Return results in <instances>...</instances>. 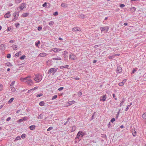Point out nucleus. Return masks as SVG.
I'll list each match as a JSON object with an SVG mask.
<instances>
[{
    "instance_id": "f257e3e1",
    "label": "nucleus",
    "mask_w": 146,
    "mask_h": 146,
    "mask_svg": "<svg viewBox=\"0 0 146 146\" xmlns=\"http://www.w3.org/2000/svg\"><path fill=\"white\" fill-rule=\"evenodd\" d=\"M58 68H53L49 69L48 73V74H52V75H53L57 71Z\"/></svg>"
},
{
    "instance_id": "f03ea898",
    "label": "nucleus",
    "mask_w": 146,
    "mask_h": 146,
    "mask_svg": "<svg viewBox=\"0 0 146 146\" xmlns=\"http://www.w3.org/2000/svg\"><path fill=\"white\" fill-rule=\"evenodd\" d=\"M42 75L37 74L35 75V77L34 80L35 81L39 82L42 80Z\"/></svg>"
},
{
    "instance_id": "7ed1b4c3",
    "label": "nucleus",
    "mask_w": 146,
    "mask_h": 146,
    "mask_svg": "<svg viewBox=\"0 0 146 146\" xmlns=\"http://www.w3.org/2000/svg\"><path fill=\"white\" fill-rule=\"evenodd\" d=\"M27 119L28 117H25L19 119L17 121V122L18 123H20L22 122L25 121L27 120Z\"/></svg>"
},
{
    "instance_id": "20e7f679",
    "label": "nucleus",
    "mask_w": 146,
    "mask_h": 146,
    "mask_svg": "<svg viewBox=\"0 0 146 146\" xmlns=\"http://www.w3.org/2000/svg\"><path fill=\"white\" fill-rule=\"evenodd\" d=\"M109 29V28L108 27H105L101 28L100 29L101 31H108Z\"/></svg>"
},
{
    "instance_id": "39448f33",
    "label": "nucleus",
    "mask_w": 146,
    "mask_h": 146,
    "mask_svg": "<svg viewBox=\"0 0 146 146\" xmlns=\"http://www.w3.org/2000/svg\"><path fill=\"white\" fill-rule=\"evenodd\" d=\"M116 71L117 73H121L122 71V69L119 66H118L117 68Z\"/></svg>"
},
{
    "instance_id": "423d86ee",
    "label": "nucleus",
    "mask_w": 146,
    "mask_h": 146,
    "mask_svg": "<svg viewBox=\"0 0 146 146\" xmlns=\"http://www.w3.org/2000/svg\"><path fill=\"white\" fill-rule=\"evenodd\" d=\"M26 4L25 3H22L19 7V8L21 10H23V9L25 8H26Z\"/></svg>"
},
{
    "instance_id": "0eeeda50",
    "label": "nucleus",
    "mask_w": 146,
    "mask_h": 146,
    "mask_svg": "<svg viewBox=\"0 0 146 146\" xmlns=\"http://www.w3.org/2000/svg\"><path fill=\"white\" fill-rule=\"evenodd\" d=\"M10 12L9 11H8V12L7 13H6L4 15V17L5 18H9L11 15L10 14Z\"/></svg>"
},
{
    "instance_id": "6e6552de",
    "label": "nucleus",
    "mask_w": 146,
    "mask_h": 146,
    "mask_svg": "<svg viewBox=\"0 0 146 146\" xmlns=\"http://www.w3.org/2000/svg\"><path fill=\"white\" fill-rule=\"evenodd\" d=\"M29 80H28V81L27 82L28 85L30 86H32L33 85V81L29 78Z\"/></svg>"
},
{
    "instance_id": "1a4fd4ad",
    "label": "nucleus",
    "mask_w": 146,
    "mask_h": 146,
    "mask_svg": "<svg viewBox=\"0 0 146 146\" xmlns=\"http://www.w3.org/2000/svg\"><path fill=\"white\" fill-rule=\"evenodd\" d=\"M62 49L59 48H55L52 49V50L55 52H57L61 50Z\"/></svg>"
},
{
    "instance_id": "9d476101",
    "label": "nucleus",
    "mask_w": 146,
    "mask_h": 146,
    "mask_svg": "<svg viewBox=\"0 0 146 146\" xmlns=\"http://www.w3.org/2000/svg\"><path fill=\"white\" fill-rule=\"evenodd\" d=\"M72 31H81V29L80 28L76 27H74L72 29Z\"/></svg>"
},
{
    "instance_id": "9b49d317",
    "label": "nucleus",
    "mask_w": 146,
    "mask_h": 146,
    "mask_svg": "<svg viewBox=\"0 0 146 146\" xmlns=\"http://www.w3.org/2000/svg\"><path fill=\"white\" fill-rule=\"evenodd\" d=\"M102 98L100 99V101H105L106 100V95H105L103 96H102Z\"/></svg>"
},
{
    "instance_id": "f8f14e48",
    "label": "nucleus",
    "mask_w": 146,
    "mask_h": 146,
    "mask_svg": "<svg viewBox=\"0 0 146 146\" xmlns=\"http://www.w3.org/2000/svg\"><path fill=\"white\" fill-rule=\"evenodd\" d=\"M69 58L70 59L74 60L76 58V56L73 54L70 55Z\"/></svg>"
},
{
    "instance_id": "ddd939ff",
    "label": "nucleus",
    "mask_w": 146,
    "mask_h": 146,
    "mask_svg": "<svg viewBox=\"0 0 146 146\" xmlns=\"http://www.w3.org/2000/svg\"><path fill=\"white\" fill-rule=\"evenodd\" d=\"M132 133L133 136H135L136 135L137 132L135 129L132 130Z\"/></svg>"
},
{
    "instance_id": "4468645a",
    "label": "nucleus",
    "mask_w": 146,
    "mask_h": 146,
    "mask_svg": "<svg viewBox=\"0 0 146 146\" xmlns=\"http://www.w3.org/2000/svg\"><path fill=\"white\" fill-rule=\"evenodd\" d=\"M31 77V76H27V77H26L24 78L25 79L24 80V82H27L28 81V80H29V78H30Z\"/></svg>"
},
{
    "instance_id": "2eb2a0df",
    "label": "nucleus",
    "mask_w": 146,
    "mask_h": 146,
    "mask_svg": "<svg viewBox=\"0 0 146 146\" xmlns=\"http://www.w3.org/2000/svg\"><path fill=\"white\" fill-rule=\"evenodd\" d=\"M5 47L4 44H2L0 45V49H1L4 50L5 49Z\"/></svg>"
},
{
    "instance_id": "dca6fc26",
    "label": "nucleus",
    "mask_w": 146,
    "mask_h": 146,
    "mask_svg": "<svg viewBox=\"0 0 146 146\" xmlns=\"http://www.w3.org/2000/svg\"><path fill=\"white\" fill-rule=\"evenodd\" d=\"M70 118H68L67 119V121L64 124V125H65L66 124H69L70 123V122L69 121L70 120Z\"/></svg>"
},
{
    "instance_id": "f3484780",
    "label": "nucleus",
    "mask_w": 146,
    "mask_h": 146,
    "mask_svg": "<svg viewBox=\"0 0 146 146\" xmlns=\"http://www.w3.org/2000/svg\"><path fill=\"white\" fill-rule=\"evenodd\" d=\"M39 55L40 56L44 57L46 56V54L44 53H41L39 54Z\"/></svg>"
},
{
    "instance_id": "a211bd4d",
    "label": "nucleus",
    "mask_w": 146,
    "mask_h": 146,
    "mask_svg": "<svg viewBox=\"0 0 146 146\" xmlns=\"http://www.w3.org/2000/svg\"><path fill=\"white\" fill-rule=\"evenodd\" d=\"M82 131H79L78 132V134H77L76 137L77 138H79V136H80V135H81L82 134Z\"/></svg>"
},
{
    "instance_id": "6ab92c4d",
    "label": "nucleus",
    "mask_w": 146,
    "mask_h": 146,
    "mask_svg": "<svg viewBox=\"0 0 146 146\" xmlns=\"http://www.w3.org/2000/svg\"><path fill=\"white\" fill-rule=\"evenodd\" d=\"M19 12H16L13 13V16H17V17L19 16Z\"/></svg>"
},
{
    "instance_id": "aec40b11",
    "label": "nucleus",
    "mask_w": 146,
    "mask_h": 146,
    "mask_svg": "<svg viewBox=\"0 0 146 146\" xmlns=\"http://www.w3.org/2000/svg\"><path fill=\"white\" fill-rule=\"evenodd\" d=\"M44 115H43L42 114H40L38 116L37 118L39 119H42L43 117V116Z\"/></svg>"
},
{
    "instance_id": "412c9836",
    "label": "nucleus",
    "mask_w": 146,
    "mask_h": 146,
    "mask_svg": "<svg viewBox=\"0 0 146 146\" xmlns=\"http://www.w3.org/2000/svg\"><path fill=\"white\" fill-rule=\"evenodd\" d=\"M61 6L63 7H67V4L64 3H62L61 4Z\"/></svg>"
},
{
    "instance_id": "4be33fe9",
    "label": "nucleus",
    "mask_w": 146,
    "mask_h": 146,
    "mask_svg": "<svg viewBox=\"0 0 146 146\" xmlns=\"http://www.w3.org/2000/svg\"><path fill=\"white\" fill-rule=\"evenodd\" d=\"M28 13H25L22 14V16L24 17H26L28 15Z\"/></svg>"
},
{
    "instance_id": "5701e85b",
    "label": "nucleus",
    "mask_w": 146,
    "mask_h": 146,
    "mask_svg": "<svg viewBox=\"0 0 146 146\" xmlns=\"http://www.w3.org/2000/svg\"><path fill=\"white\" fill-rule=\"evenodd\" d=\"M5 64L7 66H9V67H11V66H12V64L9 62H7Z\"/></svg>"
},
{
    "instance_id": "b1692460",
    "label": "nucleus",
    "mask_w": 146,
    "mask_h": 146,
    "mask_svg": "<svg viewBox=\"0 0 146 146\" xmlns=\"http://www.w3.org/2000/svg\"><path fill=\"white\" fill-rule=\"evenodd\" d=\"M52 59L53 60H61V58L60 57L54 58H52Z\"/></svg>"
},
{
    "instance_id": "393cba45",
    "label": "nucleus",
    "mask_w": 146,
    "mask_h": 146,
    "mask_svg": "<svg viewBox=\"0 0 146 146\" xmlns=\"http://www.w3.org/2000/svg\"><path fill=\"white\" fill-rule=\"evenodd\" d=\"M11 47L13 48V49L14 50H16L17 49V47L16 46V45H13L12 46H11Z\"/></svg>"
},
{
    "instance_id": "a878e982",
    "label": "nucleus",
    "mask_w": 146,
    "mask_h": 146,
    "mask_svg": "<svg viewBox=\"0 0 146 146\" xmlns=\"http://www.w3.org/2000/svg\"><path fill=\"white\" fill-rule=\"evenodd\" d=\"M14 99L13 98H11L8 102V104H11L13 101Z\"/></svg>"
},
{
    "instance_id": "bb28decb",
    "label": "nucleus",
    "mask_w": 146,
    "mask_h": 146,
    "mask_svg": "<svg viewBox=\"0 0 146 146\" xmlns=\"http://www.w3.org/2000/svg\"><path fill=\"white\" fill-rule=\"evenodd\" d=\"M44 101H41L39 103V105L40 106H43L44 104Z\"/></svg>"
},
{
    "instance_id": "cd10ccee",
    "label": "nucleus",
    "mask_w": 146,
    "mask_h": 146,
    "mask_svg": "<svg viewBox=\"0 0 146 146\" xmlns=\"http://www.w3.org/2000/svg\"><path fill=\"white\" fill-rule=\"evenodd\" d=\"M68 104L70 105H71L75 103V102L74 101H69Z\"/></svg>"
},
{
    "instance_id": "c85d7f7f",
    "label": "nucleus",
    "mask_w": 146,
    "mask_h": 146,
    "mask_svg": "<svg viewBox=\"0 0 146 146\" xmlns=\"http://www.w3.org/2000/svg\"><path fill=\"white\" fill-rule=\"evenodd\" d=\"M142 117L144 119L146 120V113L143 114Z\"/></svg>"
},
{
    "instance_id": "c756f323",
    "label": "nucleus",
    "mask_w": 146,
    "mask_h": 146,
    "mask_svg": "<svg viewBox=\"0 0 146 146\" xmlns=\"http://www.w3.org/2000/svg\"><path fill=\"white\" fill-rule=\"evenodd\" d=\"M69 66L68 65H65L64 66H60V68L63 69L64 68H67Z\"/></svg>"
},
{
    "instance_id": "7c9ffc66",
    "label": "nucleus",
    "mask_w": 146,
    "mask_h": 146,
    "mask_svg": "<svg viewBox=\"0 0 146 146\" xmlns=\"http://www.w3.org/2000/svg\"><path fill=\"white\" fill-rule=\"evenodd\" d=\"M131 105H132V103H131L129 105H128L127 106V107L126 108L125 110L126 111H127L129 109L130 106H131Z\"/></svg>"
},
{
    "instance_id": "2f4dec72",
    "label": "nucleus",
    "mask_w": 146,
    "mask_h": 146,
    "mask_svg": "<svg viewBox=\"0 0 146 146\" xmlns=\"http://www.w3.org/2000/svg\"><path fill=\"white\" fill-rule=\"evenodd\" d=\"M13 29V27H8L7 29V31H10V30Z\"/></svg>"
},
{
    "instance_id": "473e14b6",
    "label": "nucleus",
    "mask_w": 146,
    "mask_h": 146,
    "mask_svg": "<svg viewBox=\"0 0 146 146\" xmlns=\"http://www.w3.org/2000/svg\"><path fill=\"white\" fill-rule=\"evenodd\" d=\"M26 57V56L25 55H22L20 58V59L21 60H24L25 59Z\"/></svg>"
},
{
    "instance_id": "72a5a7b5",
    "label": "nucleus",
    "mask_w": 146,
    "mask_h": 146,
    "mask_svg": "<svg viewBox=\"0 0 146 146\" xmlns=\"http://www.w3.org/2000/svg\"><path fill=\"white\" fill-rule=\"evenodd\" d=\"M64 55V60H66H66H67V58H68V55Z\"/></svg>"
},
{
    "instance_id": "f704fd0d",
    "label": "nucleus",
    "mask_w": 146,
    "mask_h": 146,
    "mask_svg": "<svg viewBox=\"0 0 146 146\" xmlns=\"http://www.w3.org/2000/svg\"><path fill=\"white\" fill-rule=\"evenodd\" d=\"M22 1V0H15V3H21Z\"/></svg>"
},
{
    "instance_id": "c9c22d12",
    "label": "nucleus",
    "mask_w": 146,
    "mask_h": 146,
    "mask_svg": "<svg viewBox=\"0 0 146 146\" xmlns=\"http://www.w3.org/2000/svg\"><path fill=\"white\" fill-rule=\"evenodd\" d=\"M54 24V22H53L52 21H50L49 23V25L51 26L53 25Z\"/></svg>"
},
{
    "instance_id": "e433bc0d",
    "label": "nucleus",
    "mask_w": 146,
    "mask_h": 146,
    "mask_svg": "<svg viewBox=\"0 0 146 146\" xmlns=\"http://www.w3.org/2000/svg\"><path fill=\"white\" fill-rule=\"evenodd\" d=\"M26 136V135L25 134H23L21 135V137L22 139H24L25 138V137Z\"/></svg>"
},
{
    "instance_id": "4c0bfd02",
    "label": "nucleus",
    "mask_w": 146,
    "mask_h": 146,
    "mask_svg": "<svg viewBox=\"0 0 146 146\" xmlns=\"http://www.w3.org/2000/svg\"><path fill=\"white\" fill-rule=\"evenodd\" d=\"M124 99H123V100L120 103V106H121L123 104V103H124Z\"/></svg>"
},
{
    "instance_id": "58836bf2",
    "label": "nucleus",
    "mask_w": 146,
    "mask_h": 146,
    "mask_svg": "<svg viewBox=\"0 0 146 146\" xmlns=\"http://www.w3.org/2000/svg\"><path fill=\"white\" fill-rule=\"evenodd\" d=\"M15 17L13 19H12V21H16V20L17 19H18V17H17V16H14Z\"/></svg>"
},
{
    "instance_id": "ea45409f",
    "label": "nucleus",
    "mask_w": 146,
    "mask_h": 146,
    "mask_svg": "<svg viewBox=\"0 0 146 146\" xmlns=\"http://www.w3.org/2000/svg\"><path fill=\"white\" fill-rule=\"evenodd\" d=\"M15 25L17 28H18L20 24L19 23H15Z\"/></svg>"
},
{
    "instance_id": "a19ab883",
    "label": "nucleus",
    "mask_w": 146,
    "mask_h": 146,
    "mask_svg": "<svg viewBox=\"0 0 146 146\" xmlns=\"http://www.w3.org/2000/svg\"><path fill=\"white\" fill-rule=\"evenodd\" d=\"M43 94L42 93H40L39 94H37L36 96L37 97H39L41 96H42Z\"/></svg>"
},
{
    "instance_id": "79ce46f5",
    "label": "nucleus",
    "mask_w": 146,
    "mask_h": 146,
    "mask_svg": "<svg viewBox=\"0 0 146 146\" xmlns=\"http://www.w3.org/2000/svg\"><path fill=\"white\" fill-rule=\"evenodd\" d=\"M78 94L79 96H81L82 94V92L80 91H79L78 92Z\"/></svg>"
},
{
    "instance_id": "37998d69",
    "label": "nucleus",
    "mask_w": 146,
    "mask_h": 146,
    "mask_svg": "<svg viewBox=\"0 0 146 146\" xmlns=\"http://www.w3.org/2000/svg\"><path fill=\"white\" fill-rule=\"evenodd\" d=\"M58 15V13L57 11H56L53 13V15L54 16H57Z\"/></svg>"
},
{
    "instance_id": "c03bdc74",
    "label": "nucleus",
    "mask_w": 146,
    "mask_h": 146,
    "mask_svg": "<svg viewBox=\"0 0 146 146\" xmlns=\"http://www.w3.org/2000/svg\"><path fill=\"white\" fill-rule=\"evenodd\" d=\"M11 90L13 92H15L16 91V89L15 88L13 87L11 89Z\"/></svg>"
},
{
    "instance_id": "a18cd8bd",
    "label": "nucleus",
    "mask_w": 146,
    "mask_h": 146,
    "mask_svg": "<svg viewBox=\"0 0 146 146\" xmlns=\"http://www.w3.org/2000/svg\"><path fill=\"white\" fill-rule=\"evenodd\" d=\"M57 96L56 95H54L52 98V100H53L57 98Z\"/></svg>"
},
{
    "instance_id": "49530a36",
    "label": "nucleus",
    "mask_w": 146,
    "mask_h": 146,
    "mask_svg": "<svg viewBox=\"0 0 146 146\" xmlns=\"http://www.w3.org/2000/svg\"><path fill=\"white\" fill-rule=\"evenodd\" d=\"M63 54L68 55V52L66 51H65L63 53Z\"/></svg>"
},
{
    "instance_id": "de8ad7c7",
    "label": "nucleus",
    "mask_w": 146,
    "mask_h": 146,
    "mask_svg": "<svg viewBox=\"0 0 146 146\" xmlns=\"http://www.w3.org/2000/svg\"><path fill=\"white\" fill-rule=\"evenodd\" d=\"M40 41L38 40V41L36 43H35V45L36 46H38V45L40 44Z\"/></svg>"
},
{
    "instance_id": "09e8293b",
    "label": "nucleus",
    "mask_w": 146,
    "mask_h": 146,
    "mask_svg": "<svg viewBox=\"0 0 146 146\" xmlns=\"http://www.w3.org/2000/svg\"><path fill=\"white\" fill-rule=\"evenodd\" d=\"M11 57V54H7V58H10Z\"/></svg>"
},
{
    "instance_id": "8fccbe9b",
    "label": "nucleus",
    "mask_w": 146,
    "mask_h": 146,
    "mask_svg": "<svg viewBox=\"0 0 146 146\" xmlns=\"http://www.w3.org/2000/svg\"><path fill=\"white\" fill-rule=\"evenodd\" d=\"M42 27L41 26H39L38 27V29L39 31H40L42 29Z\"/></svg>"
},
{
    "instance_id": "3c124183",
    "label": "nucleus",
    "mask_w": 146,
    "mask_h": 146,
    "mask_svg": "<svg viewBox=\"0 0 146 146\" xmlns=\"http://www.w3.org/2000/svg\"><path fill=\"white\" fill-rule=\"evenodd\" d=\"M125 6V5L123 4H121L120 5V7L121 8H123Z\"/></svg>"
},
{
    "instance_id": "603ef678",
    "label": "nucleus",
    "mask_w": 146,
    "mask_h": 146,
    "mask_svg": "<svg viewBox=\"0 0 146 146\" xmlns=\"http://www.w3.org/2000/svg\"><path fill=\"white\" fill-rule=\"evenodd\" d=\"M115 121V119L114 118H112L110 122L112 123H113Z\"/></svg>"
},
{
    "instance_id": "864d4df0",
    "label": "nucleus",
    "mask_w": 146,
    "mask_h": 146,
    "mask_svg": "<svg viewBox=\"0 0 146 146\" xmlns=\"http://www.w3.org/2000/svg\"><path fill=\"white\" fill-rule=\"evenodd\" d=\"M19 53H18V52L16 53L15 54V57H18L19 56Z\"/></svg>"
},
{
    "instance_id": "5fc2aeb1",
    "label": "nucleus",
    "mask_w": 146,
    "mask_h": 146,
    "mask_svg": "<svg viewBox=\"0 0 146 146\" xmlns=\"http://www.w3.org/2000/svg\"><path fill=\"white\" fill-rule=\"evenodd\" d=\"M15 42V40H10L9 42V43H13Z\"/></svg>"
},
{
    "instance_id": "6e6d98bb",
    "label": "nucleus",
    "mask_w": 146,
    "mask_h": 146,
    "mask_svg": "<svg viewBox=\"0 0 146 146\" xmlns=\"http://www.w3.org/2000/svg\"><path fill=\"white\" fill-rule=\"evenodd\" d=\"M3 89V86L2 85H0V91L2 90Z\"/></svg>"
},
{
    "instance_id": "4d7b16f0",
    "label": "nucleus",
    "mask_w": 146,
    "mask_h": 146,
    "mask_svg": "<svg viewBox=\"0 0 146 146\" xmlns=\"http://www.w3.org/2000/svg\"><path fill=\"white\" fill-rule=\"evenodd\" d=\"M21 139V137L20 136H17L16 137V140H18Z\"/></svg>"
},
{
    "instance_id": "13d9d810",
    "label": "nucleus",
    "mask_w": 146,
    "mask_h": 146,
    "mask_svg": "<svg viewBox=\"0 0 146 146\" xmlns=\"http://www.w3.org/2000/svg\"><path fill=\"white\" fill-rule=\"evenodd\" d=\"M63 89H64V88L63 87H61L59 88L58 89V90H59V91H61V90H62Z\"/></svg>"
},
{
    "instance_id": "bf43d9fd",
    "label": "nucleus",
    "mask_w": 146,
    "mask_h": 146,
    "mask_svg": "<svg viewBox=\"0 0 146 146\" xmlns=\"http://www.w3.org/2000/svg\"><path fill=\"white\" fill-rule=\"evenodd\" d=\"M123 84L122 82H120L119 84V85L120 86H122L123 85Z\"/></svg>"
},
{
    "instance_id": "052dcab7",
    "label": "nucleus",
    "mask_w": 146,
    "mask_h": 146,
    "mask_svg": "<svg viewBox=\"0 0 146 146\" xmlns=\"http://www.w3.org/2000/svg\"><path fill=\"white\" fill-rule=\"evenodd\" d=\"M131 9H132L133 11H135L136 10V8L135 7H133L131 8Z\"/></svg>"
},
{
    "instance_id": "680f3d73",
    "label": "nucleus",
    "mask_w": 146,
    "mask_h": 146,
    "mask_svg": "<svg viewBox=\"0 0 146 146\" xmlns=\"http://www.w3.org/2000/svg\"><path fill=\"white\" fill-rule=\"evenodd\" d=\"M47 3L46 2H45L44 4H43L42 5V6L43 7H45L46 6Z\"/></svg>"
},
{
    "instance_id": "e2e57ef3",
    "label": "nucleus",
    "mask_w": 146,
    "mask_h": 146,
    "mask_svg": "<svg viewBox=\"0 0 146 146\" xmlns=\"http://www.w3.org/2000/svg\"><path fill=\"white\" fill-rule=\"evenodd\" d=\"M11 119V118L10 117H8L7 118V119H6V121H9Z\"/></svg>"
},
{
    "instance_id": "0e129e2a",
    "label": "nucleus",
    "mask_w": 146,
    "mask_h": 146,
    "mask_svg": "<svg viewBox=\"0 0 146 146\" xmlns=\"http://www.w3.org/2000/svg\"><path fill=\"white\" fill-rule=\"evenodd\" d=\"M73 78L74 79H75V80H78L80 79V78Z\"/></svg>"
},
{
    "instance_id": "69168bd1",
    "label": "nucleus",
    "mask_w": 146,
    "mask_h": 146,
    "mask_svg": "<svg viewBox=\"0 0 146 146\" xmlns=\"http://www.w3.org/2000/svg\"><path fill=\"white\" fill-rule=\"evenodd\" d=\"M15 83V81H13L10 84L11 85V86H13V85Z\"/></svg>"
},
{
    "instance_id": "338daca9",
    "label": "nucleus",
    "mask_w": 146,
    "mask_h": 146,
    "mask_svg": "<svg viewBox=\"0 0 146 146\" xmlns=\"http://www.w3.org/2000/svg\"><path fill=\"white\" fill-rule=\"evenodd\" d=\"M35 125H32L29 126V128H35Z\"/></svg>"
},
{
    "instance_id": "774afa93",
    "label": "nucleus",
    "mask_w": 146,
    "mask_h": 146,
    "mask_svg": "<svg viewBox=\"0 0 146 146\" xmlns=\"http://www.w3.org/2000/svg\"><path fill=\"white\" fill-rule=\"evenodd\" d=\"M25 79L23 78H21L20 79L23 82H24V80Z\"/></svg>"
}]
</instances>
